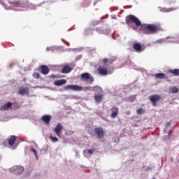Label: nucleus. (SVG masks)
Wrapping results in <instances>:
<instances>
[{
	"label": "nucleus",
	"instance_id": "f257e3e1",
	"mask_svg": "<svg viewBox=\"0 0 179 179\" xmlns=\"http://www.w3.org/2000/svg\"><path fill=\"white\" fill-rule=\"evenodd\" d=\"M126 24L128 26L135 24L136 27H140L141 31L144 34H155L162 30V27L156 24H142L139 18L134 15H129L126 17Z\"/></svg>",
	"mask_w": 179,
	"mask_h": 179
},
{
	"label": "nucleus",
	"instance_id": "f03ea898",
	"mask_svg": "<svg viewBox=\"0 0 179 179\" xmlns=\"http://www.w3.org/2000/svg\"><path fill=\"white\" fill-rule=\"evenodd\" d=\"M102 62H103L104 65L103 66H99L97 68V71L99 73V75H101L102 76H106V75L108 74V71L107 70V67L106 65L107 64H113V61H109L108 59H103Z\"/></svg>",
	"mask_w": 179,
	"mask_h": 179
},
{
	"label": "nucleus",
	"instance_id": "7ed1b4c3",
	"mask_svg": "<svg viewBox=\"0 0 179 179\" xmlns=\"http://www.w3.org/2000/svg\"><path fill=\"white\" fill-rule=\"evenodd\" d=\"M81 82H87L91 85V83L94 82V78L89 73H83L80 75Z\"/></svg>",
	"mask_w": 179,
	"mask_h": 179
},
{
	"label": "nucleus",
	"instance_id": "20e7f679",
	"mask_svg": "<svg viewBox=\"0 0 179 179\" xmlns=\"http://www.w3.org/2000/svg\"><path fill=\"white\" fill-rule=\"evenodd\" d=\"M149 100L151 101L153 107L157 106V102L162 100V96L159 94H153L149 96Z\"/></svg>",
	"mask_w": 179,
	"mask_h": 179
},
{
	"label": "nucleus",
	"instance_id": "39448f33",
	"mask_svg": "<svg viewBox=\"0 0 179 179\" xmlns=\"http://www.w3.org/2000/svg\"><path fill=\"white\" fill-rule=\"evenodd\" d=\"M64 90H73V92H80L83 90V87L77 85H66L64 87Z\"/></svg>",
	"mask_w": 179,
	"mask_h": 179
},
{
	"label": "nucleus",
	"instance_id": "423d86ee",
	"mask_svg": "<svg viewBox=\"0 0 179 179\" xmlns=\"http://www.w3.org/2000/svg\"><path fill=\"white\" fill-rule=\"evenodd\" d=\"M62 129H64V126L62 125V124L58 123L55 127V129H53V131L59 138H61V134H62Z\"/></svg>",
	"mask_w": 179,
	"mask_h": 179
},
{
	"label": "nucleus",
	"instance_id": "0eeeda50",
	"mask_svg": "<svg viewBox=\"0 0 179 179\" xmlns=\"http://www.w3.org/2000/svg\"><path fill=\"white\" fill-rule=\"evenodd\" d=\"M38 71L41 72L42 75H48V73H50V69L46 65L39 66Z\"/></svg>",
	"mask_w": 179,
	"mask_h": 179
},
{
	"label": "nucleus",
	"instance_id": "6e6552de",
	"mask_svg": "<svg viewBox=\"0 0 179 179\" xmlns=\"http://www.w3.org/2000/svg\"><path fill=\"white\" fill-rule=\"evenodd\" d=\"M95 134L99 139L104 138V130L101 127H96L94 129Z\"/></svg>",
	"mask_w": 179,
	"mask_h": 179
},
{
	"label": "nucleus",
	"instance_id": "1a4fd4ad",
	"mask_svg": "<svg viewBox=\"0 0 179 179\" xmlns=\"http://www.w3.org/2000/svg\"><path fill=\"white\" fill-rule=\"evenodd\" d=\"M11 171L17 175L22 174V173L24 171V168H23V166H13Z\"/></svg>",
	"mask_w": 179,
	"mask_h": 179
},
{
	"label": "nucleus",
	"instance_id": "9d476101",
	"mask_svg": "<svg viewBox=\"0 0 179 179\" xmlns=\"http://www.w3.org/2000/svg\"><path fill=\"white\" fill-rule=\"evenodd\" d=\"M52 118V117H51V115H45L42 116L41 120L43 121V122H44L45 124V125H50V122H51Z\"/></svg>",
	"mask_w": 179,
	"mask_h": 179
},
{
	"label": "nucleus",
	"instance_id": "9b49d317",
	"mask_svg": "<svg viewBox=\"0 0 179 179\" xmlns=\"http://www.w3.org/2000/svg\"><path fill=\"white\" fill-rule=\"evenodd\" d=\"M104 97V94L103 93L96 94L94 95V99L97 104L101 103L103 101V99Z\"/></svg>",
	"mask_w": 179,
	"mask_h": 179
},
{
	"label": "nucleus",
	"instance_id": "f8f14e48",
	"mask_svg": "<svg viewBox=\"0 0 179 179\" xmlns=\"http://www.w3.org/2000/svg\"><path fill=\"white\" fill-rule=\"evenodd\" d=\"M29 92V87H20L18 94L24 96V94H28Z\"/></svg>",
	"mask_w": 179,
	"mask_h": 179
},
{
	"label": "nucleus",
	"instance_id": "ddd939ff",
	"mask_svg": "<svg viewBox=\"0 0 179 179\" xmlns=\"http://www.w3.org/2000/svg\"><path fill=\"white\" fill-rule=\"evenodd\" d=\"M72 71V68L69 66V65L66 64L63 66L61 73H69V72Z\"/></svg>",
	"mask_w": 179,
	"mask_h": 179
},
{
	"label": "nucleus",
	"instance_id": "4468645a",
	"mask_svg": "<svg viewBox=\"0 0 179 179\" xmlns=\"http://www.w3.org/2000/svg\"><path fill=\"white\" fill-rule=\"evenodd\" d=\"M16 136H10L8 139V145L12 148L13 145H15V142H16Z\"/></svg>",
	"mask_w": 179,
	"mask_h": 179
},
{
	"label": "nucleus",
	"instance_id": "2eb2a0df",
	"mask_svg": "<svg viewBox=\"0 0 179 179\" xmlns=\"http://www.w3.org/2000/svg\"><path fill=\"white\" fill-rule=\"evenodd\" d=\"M13 106L12 102H8L6 103H4L3 106L0 107V110H9V108H11Z\"/></svg>",
	"mask_w": 179,
	"mask_h": 179
},
{
	"label": "nucleus",
	"instance_id": "dca6fc26",
	"mask_svg": "<svg viewBox=\"0 0 179 179\" xmlns=\"http://www.w3.org/2000/svg\"><path fill=\"white\" fill-rule=\"evenodd\" d=\"M112 113L110 115V117L112 118H115L117 115H118V108L114 106L111 108Z\"/></svg>",
	"mask_w": 179,
	"mask_h": 179
},
{
	"label": "nucleus",
	"instance_id": "f3484780",
	"mask_svg": "<svg viewBox=\"0 0 179 179\" xmlns=\"http://www.w3.org/2000/svg\"><path fill=\"white\" fill-rule=\"evenodd\" d=\"M133 48L136 51V52H141L142 51V45L140 43H134L133 45Z\"/></svg>",
	"mask_w": 179,
	"mask_h": 179
},
{
	"label": "nucleus",
	"instance_id": "a211bd4d",
	"mask_svg": "<svg viewBox=\"0 0 179 179\" xmlns=\"http://www.w3.org/2000/svg\"><path fill=\"white\" fill-rule=\"evenodd\" d=\"M66 83V80H58L54 82L55 86H62V85H65Z\"/></svg>",
	"mask_w": 179,
	"mask_h": 179
},
{
	"label": "nucleus",
	"instance_id": "6ab92c4d",
	"mask_svg": "<svg viewBox=\"0 0 179 179\" xmlns=\"http://www.w3.org/2000/svg\"><path fill=\"white\" fill-rule=\"evenodd\" d=\"M169 73H173L174 76H179V69H169Z\"/></svg>",
	"mask_w": 179,
	"mask_h": 179
},
{
	"label": "nucleus",
	"instance_id": "aec40b11",
	"mask_svg": "<svg viewBox=\"0 0 179 179\" xmlns=\"http://www.w3.org/2000/svg\"><path fill=\"white\" fill-rule=\"evenodd\" d=\"M156 79H164L166 78V74L163 73H158L155 75Z\"/></svg>",
	"mask_w": 179,
	"mask_h": 179
},
{
	"label": "nucleus",
	"instance_id": "412c9836",
	"mask_svg": "<svg viewBox=\"0 0 179 179\" xmlns=\"http://www.w3.org/2000/svg\"><path fill=\"white\" fill-rule=\"evenodd\" d=\"M93 92H99V93H103V88L99 86H94L92 87Z\"/></svg>",
	"mask_w": 179,
	"mask_h": 179
},
{
	"label": "nucleus",
	"instance_id": "4be33fe9",
	"mask_svg": "<svg viewBox=\"0 0 179 179\" xmlns=\"http://www.w3.org/2000/svg\"><path fill=\"white\" fill-rule=\"evenodd\" d=\"M170 92L171 93H177L178 92H179L178 87H176V86H172L169 88Z\"/></svg>",
	"mask_w": 179,
	"mask_h": 179
},
{
	"label": "nucleus",
	"instance_id": "5701e85b",
	"mask_svg": "<svg viewBox=\"0 0 179 179\" xmlns=\"http://www.w3.org/2000/svg\"><path fill=\"white\" fill-rule=\"evenodd\" d=\"M176 9H177V8H164L162 10L164 12H173V10H176Z\"/></svg>",
	"mask_w": 179,
	"mask_h": 179
},
{
	"label": "nucleus",
	"instance_id": "b1692460",
	"mask_svg": "<svg viewBox=\"0 0 179 179\" xmlns=\"http://www.w3.org/2000/svg\"><path fill=\"white\" fill-rule=\"evenodd\" d=\"M40 76H40L39 73L34 72L33 73V78H34V79H39Z\"/></svg>",
	"mask_w": 179,
	"mask_h": 179
},
{
	"label": "nucleus",
	"instance_id": "393cba45",
	"mask_svg": "<svg viewBox=\"0 0 179 179\" xmlns=\"http://www.w3.org/2000/svg\"><path fill=\"white\" fill-rule=\"evenodd\" d=\"M144 113H145V110H143V108H139L137 110V114L141 115V114H144Z\"/></svg>",
	"mask_w": 179,
	"mask_h": 179
},
{
	"label": "nucleus",
	"instance_id": "a878e982",
	"mask_svg": "<svg viewBox=\"0 0 179 179\" xmlns=\"http://www.w3.org/2000/svg\"><path fill=\"white\" fill-rule=\"evenodd\" d=\"M50 138L51 139V141H52L53 142H58V138L57 137H54L52 135L50 136Z\"/></svg>",
	"mask_w": 179,
	"mask_h": 179
},
{
	"label": "nucleus",
	"instance_id": "bb28decb",
	"mask_svg": "<svg viewBox=\"0 0 179 179\" xmlns=\"http://www.w3.org/2000/svg\"><path fill=\"white\" fill-rule=\"evenodd\" d=\"M84 92H87L92 90V87H85L83 88Z\"/></svg>",
	"mask_w": 179,
	"mask_h": 179
},
{
	"label": "nucleus",
	"instance_id": "cd10ccee",
	"mask_svg": "<svg viewBox=\"0 0 179 179\" xmlns=\"http://www.w3.org/2000/svg\"><path fill=\"white\" fill-rule=\"evenodd\" d=\"M87 152H88L89 155H93V153H94V148L90 149V150H87Z\"/></svg>",
	"mask_w": 179,
	"mask_h": 179
},
{
	"label": "nucleus",
	"instance_id": "c85d7f7f",
	"mask_svg": "<svg viewBox=\"0 0 179 179\" xmlns=\"http://www.w3.org/2000/svg\"><path fill=\"white\" fill-rule=\"evenodd\" d=\"M14 6H20V2L19 1H15L14 3H12Z\"/></svg>",
	"mask_w": 179,
	"mask_h": 179
},
{
	"label": "nucleus",
	"instance_id": "c756f323",
	"mask_svg": "<svg viewBox=\"0 0 179 179\" xmlns=\"http://www.w3.org/2000/svg\"><path fill=\"white\" fill-rule=\"evenodd\" d=\"M31 152H33L35 156H37V151L34 148H31Z\"/></svg>",
	"mask_w": 179,
	"mask_h": 179
},
{
	"label": "nucleus",
	"instance_id": "7c9ffc66",
	"mask_svg": "<svg viewBox=\"0 0 179 179\" xmlns=\"http://www.w3.org/2000/svg\"><path fill=\"white\" fill-rule=\"evenodd\" d=\"M50 78H52V79H55V78H57V76H55V74H52L50 76Z\"/></svg>",
	"mask_w": 179,
	"mask_h": 179
},
{
	"label": "nucleus",
	"instance_id": "2f4dec72",
	"mask_svg": "<svg viewBox=\"0 0 179 179\" xmlns=\"http://www.w3.org/2000/svg\"><path fill=\"white\" fill-rule=\"evenodd\" d=\"M112 19H117V17L115 15H112Z\"/></svg>",
	"mask_w": 179,
	"mask_h": 179
},
{
	"label": "nucleus",
	"instance_id": "473e14b6",
	"mask_svg": "<svg viewBox=\"0 0 179 179\" xmlns=\"http://www.w3.org/2000/svg\"><path fill=\"white\" fill-rule=\"evenodd\" d=\"M69 134H73V131H69Z\"/></svg>",
	"mask_w": 179,
	"mask_h": 179
}]
</instances>
